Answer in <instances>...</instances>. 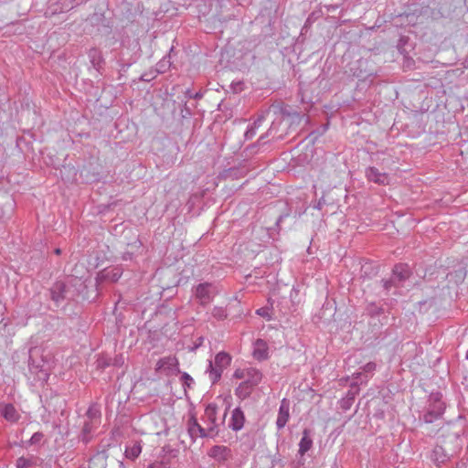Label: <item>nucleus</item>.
<instances>
[{"instance_id": "obj_1", "label": "nucleus", "mask_w": 468, "mask_h": 468, "mask_svg": "<svg viewBox=\"0 0 468 468\" xmlns=\"http://www.w3.org/2000/svg\"><path fill=\"white\" fill-rule=\"evenodd\" d=\"M465 5L466 0H432L431 7L425 6L415 9L412 14H407V18L409 23L416 24L419 16L430 12L433 20H452L463 13Z\"/></svg>"}, {"instance_id": "obj_2", "label": "nucleus", "mask_w": 468, "mask_h": 468, "mask_svg": "<svg viewBox=\"0 0 468 468\" xmlns=\"http://www.w3.org/2000/svg\"><path fill=\"white\" fill-rule=\"evenodd\" d=\"M412 274V270L408 263H396L391 269L390 276L379 281L381 293L387 298L404 295L403 289Z\"/></svg>"}, {"instance_id": "obj_3", "label": "nucleus", "mask_w": 468, "mask_h": 468, "mask_svg": "<svg viewBox=\"0 0 468 468\" xmlns=\"http://www.w3.org/2000/svg\"><path fill=\"white\" fill-rule=\"evenodd\" d=\"M467 271L464 267H459L458 269L448 272L445 275L444 281L436 286V289L439 291V296L442 299L452 300L453 296H457V287L460 283H462L465 277Z\"/></svg>"}, {"instance_id": "obj_4", "label": "nucleus", "mask_w": 468, "mask_h": 468, "mask_svg": "<svg viewBox=\"0 0 468 468\" xmlns=\"http://www.w3.org/2000/svg\"><path fill=\"white\" fill-rule=\"evenodd\" d=\"M442 396L441 393H431L429 397L427 411L423 415V420L426 423H432L441 417L445 410V404L441 400Z\"/></svg>"}, {"instance_id": "obj_5", "label": "nucleus", "mask_w": 468, "mask_h": 468, "mask_svg": "<svg viewBox=\"0 0 468 468\" xmlns=\"http://www.w3.org/2000/svg\"><path fill=\"white\" fill-rule=\"evenodd\" d=\"M193 293L201 305H207L219 292L218 284L215 282H201L193 288Z\"/></svg>"}, {"instance_id": "obj_6", "label": "nucleus", "mask_w": 468, "mask_h": 468, "mask_svg": "<svg viewBox=\"0 0 468 468\" xmlns=\"http://www.w3.org/2000/svg\"><path fill=\"white\" fill-rule=\"evenodd\" d=\"M230 361L231 358L229 354L219 352L216 355L214 361L208 362L207 372H208L212 383L217 382L220 378L223 369L230 364Z\"/></svg>"}, {"instance_id": "obj_7", "label": "nucleus", "mask_w": 468, "mask_h": 468, "mask_svg": "<svg viewBox=\"0 0 468 468\" xmlns=\"http://www.w3.org/2000/svg\"><path fill=\"white\" fill-rule=\"evenodd\" d=\"M50 299L57 306H59L65 300H71L73 293H71L69 283L58 281L49 289Z\"/></svg>"}, {"instance_id": "obj_8", "label": "nucleus", "mask_w": 468, "mask_h": 468, "mask_svg": "<svg viewBox=\"0 0 468 468\" xmlns=\"http://www.w3.org/2000/svg\"><path fill=\"white\" fill-rule=\"evenodd\" d=\"M366 314L371 318L378 321L395 319L394 314L391 313L389 307H385L384 304L370 303L365 309Z\"/></svg>"}, {"instance_id": "obj_9", "label": "nucleus", "mask_w": 468, "mask_h": 468, "mask_svg": "<svg viewBox=\"0 0 468 468\" xmlns=\"http://www.w3.org/2000/svg\"><path fill=\"white\" fill-rule=\"evenodd\" d=\"M155 370L165 376L176 374L178 372V361L175 356L163 357L156 363Z\"/></svg>"}, {"instance_id": "obj_10", "label": "nucleus", "mask_w": 468, "mask_h": 468, "mask_svg": "<svg viewBox=\"0 0 468 468\" xmlns=\"http://www.w3.org/2000/svg\"><path fill=\"white\" fill-rule=\"evenodd\" d=\"M428 290H432V295L431 298L426 299L424 301H420L419 303V312L420 313H428L430 310H432V313L437 311L438 302L443 300L441 298L439 294V291L434 286H430L427 288Z\"/></svg>"}, {"instance_id": "obj_11", "label": "nucleus", "mask_w": 468, "mask_h": 468, "mask_svg": "<svg viewBox=\"0 0 468 468\" xmlns=\"http://www.w3.org/2000/svg\"><path fill=\"white\" fill-rule=\"evenodd\" d=\"M73 9V4L71 0H57L56 2L50 3L45 12L46 17H51L55 15L68 12Z\"/></svg>"}, {"instance_id": "obj_12", "label": "nucleus", "mask_w": 468, "mask_h": 468, "mask_svg": "<svg viewBox=\"0 0 468 468\" xmlns=\"http://www.w3.org/2000/svg\"><path fill=\"white\" fill-rule=\"evenodd\" d=\"M365 175L368 181L374 182L379 186H388L390 183L389 176L387 173L380 172L375 166L367 167Z\"/></svg>"}, {"instance_id": "obj_13", "label": "nucleus", "mask_w": 468, "mask_h": 468, "mask_svg": "<svg viewBox=\"0 0 468 468\" xmlns=\"http://www.w3.org/2000/svg\"><path fill=\"white\" fill-rule=\"evenodd\" d=\"M90 21L93 27H98V31L103 35L112 32V23L107 19L103 13H94L90 16Z\"/></svg>"}, {"instance_id": "obj_14", "label": "nucleus", "mask_w": 468, "mask_h": 468, "mask_svg": "<svg viewBox=\"0 0 468 468\" xmlns=\"http://www.w3.org/2000/svg\"><path fill=\"white\" fill-rule=\"evenodd\" d=\"M290 417V402L286 399L281 401L278 416L276 420V426L278 430H282L285 427Z\"/></svg>"}, {"instance_id": "obj_15", "label": "nucleus", "mask_w": 468, "mask_h": 468, "mask_svg": "<svg viewBox=\"0 0 468 468\" xmlns=\"http://www.w3.org/2000/svg\"><path fill=\"white\" fill-rule=\"evenodd\" d=\"M122 274L120 268H106L100 271L96 278V282L99 285L100 281H110L112 282H117Z\"/></svg>"}, {"instance_id": "obj_16", "label": "nucleus", "mask_w": 468, "mask_h": 468, "mask_svg": "<svg viewBox=\"0 0 468 468\" xmlns=\"http://www.w3.org/2000/svg\"><path fill=\"white\" fill-rule=\"evenodd\" d=\"M188 433L193 440H196L198 437L204 438L216 435L215 433L210 432L208 430L207 431L198 424L195 418L190 419L188 421Z\"/></svg>"}, {"instance_id": "obj_17", "label": "nucleus", "mask_w": 468, "mask_h": 468, "mask_svg": "<svg viewBox=\"0 0 468 468\" xmlns=\"http://www.w3.org/2000/svg\"><path fill=\"white\" fill-rule=\"evenodd\" d=\"M217 413L218 407L216 404H208L205 410L204 417L206 420L208 422V431L212 433L217 434Z\"/></svg>"}, {"instance_id": "obj_18", "label": "nucleus", "mask_w": 468, "mask_h": 468, "mask_svg": "<svg viewBox=\"0 0 468 468\" xmlns=\"http://www.w3.org/2000/svg\"><path fill=\"white\" fill-rule=\"evenodd\" d=\"M142 441H131L125 445L124 455L127 459L134 461L142 452Z\"/></svg>"}, {"instance_id": "obj_19", "label": "nucleus", "mask_w": 468, "mask_h": 468, "mask_svg": "<svg viewBox=\"0 0 468 468\" xmlns=\"http://www.w3.org/2000/svg\"><path fill=\"white\" fill-rule=\"evenodd\" d=\"M208 455L218 462H224L230 458L231 451L227 446L216 445L210 449Z\"/></svg>"}, {"instance_id": "obj_20", "label": "nucleus", "mask_w": 468, "mask_h": 468, "mask_svg": "<svg viewBox=\"0 0 468 468\" xmlns=\"http://www.w3.org/2000/svg\"><path fill=\"white\" fill-rule=\"evenodd\" d=\"M252 356L257 360H265L269 357L268 346L262 339H258L253 344Z\"/></svg>"}, {"instance_id": "obj_21", "label": "nucleus", "mask_w": 468, "mask_h": 468, "mask_svg": "<svg viewBox=\"0 0 468 468\" xmlns=\"http://www.w3.org/2000/svg\"><path fill=\"white\" fill-rule=\"evenodd\" d=\"M88 57L90 59V62L91 63L92 67L100 71L104 64L105 60L103 58V56L101 54V51L97 48H91L88 51Z\"/></svg>"}, {"instance_id": "obj_22", "label": "nucleus", "mask_w": 468, "mask_h": 468, "mask_svg": "<svg viewBox=\"0 0 468 468\" xmlns=\"http://www.w3.org/2000/svg\"><path fill=\"white\" fill-rule=\"evenodd\" d=\"M68 283L69 287H70L71 293H73L72 299L79 297L80 293H83V291L88 290L89 283L78 277L71 278Z\"/></svg>"}, {"instance_id": "obj_23", "label": "nucleus", "mask_w": 468, "mask_h": 468, "mask_svg": "<svg viewBox=\"0 0 468 468\" xmlns=\"http://www.w3.org/2000/svg\"><path fill=\"white\" fill-rule=\"evenodd\" d=\"M245 421V417L243 411L239 408H236L232 411L230 422L229 424V428L233 431H239L243 428Z\"/></svg>"}, {"instance_id": "obj_24", "label": "nucleus", "mask_w": 468, "mask_h": 468, "mask_svg": "<svg viewBox=\"0 0 468 468\" xmlns=\"http://www.w3.org/2000/svg\"><path fill=\"white\" fill-rule=\"evenodd\" d=\"M244 377L246 378V381L241 384L239 388L247 385H250V387L258 385L261 380L262 374L256 368H249L246 370Z\"/></svg>"}, {"instance_id": "obj_25", "label": "nucleus", "mask_w": 468, "mask_h": 468, "mask_svg": "<svg viewBox=\"0 0 468 468\" xmlns=\"http://www.w3.org/2000/svg\"><path fill=\"white\" fill-rule=\"evenodd\" d=\"M0 414L8 421L15 422L18 420L19 414L12 404L0 406Z\"/></svg>"}, {"instance_id": "obj_26", "label": "nucleus", "mask_w": 468, "mask_h": 468, "mask_svg": "<svg viewBox=\"0 0 468 468\" xmlns=\"http://www.w3.org/2000/svg\"><path fill=\"white\" fill-rule=\"evenodd\" d=\"M15 207V201L11 197H6L3 203H0V221L8 218Z\"/></svg>"}, {"instance_id": "obj_27", "label": "nucleus", "mask_w": 468, "mask_h": 468, "mask_svg": "<svg viewBox=\"0 0 468 468\" xmlns=\"http://www.w3.org/2000/svg\"><path fill=\"white\" fill-rule=\"evenodd\" d=\"M99 295L98 292V284L95 282L92 283L91 282H89L88 284V290L83 291V293H80L79 297H80L83 301H88L90 303L94 302Z\"/></svg>"}, {"instance_id": "obj_28", "label": "nucleus", "mask_w": 468, "mask_h": 468, "mask_svg": "<svg viewBox=\"0 0 468 468\" xmlns=\"http://www.w3.org/2000/svg\"><path fill=\"white\" fill-rule=\"evenodd\" d=\"M431 458L437 465L444 463L449 460V455L441 446H435L432 450Z\"/></svg>"}, {"instance_id": "obj_29", "label": "nucleus", "mask_w": 468, "mask_h": 468, "mask_svg": "<svg viewBox=\"0 0 468 468\" xmlns=\"http://www.w3.org/2000/svg\"><path fill=\"white\" fill-rule=\"evenodd\" d=\"M313 445V440L310 438L309 431L304 430L303 432V437L299 442V454L301 456L304 455L305 452H307Z\"/></svg>"}, {"instance_id": "obj_30", "label": "nucleus", "mask_w": 468, "mask_h": 468, "mask_svg": "<svg viewBox=\"0 0 468 468\" xmlns=\"http://www.w3.org/2000/svg\"><path fill=\"white\" fill-rule=\"evenodd\" d=\"M124 52H121L120 58L118 59V63L120 65V71L126 72L127 69L134 64L137 59L139 58L138 54H133L128 59H125L124 58Z\"/></svg>"}, {"instance_id": "obj_31", "label": "nucleus", "mask_w": 468, "mask_h": 468, "mask_svg": "<svg viewBox=\"0 0 468 468\" xmlns=\"http://www.w3.org/2000/svg\"><path fill=\"white\" fill-rule=\"evenodd\" d=\"M98 425V423L85 420L80 434V440L85 443L89 442L90 440V433Z\"/></svg>"}, {"instance_id": "obj_32", "label": "nucleus", "mask_w": 468, "mask_h": 468, "mask_svg": "<svg viewBox=\"0 0 468 468\" xmlns=\"http://www.w3.org/2000/svg\"><path fill=\"white\" fill-rule=\"evenodd\" d=\"M329 122L323 124L316 130L312 131L307 136L306 139H309L312 144H314L317 138L323 135L328 129Z\"/></svg>"}, {"instance_id": "obj_33", "label": "nucleus", "mask_w": 468, "mask_h": 468, "mask_svg": "<svg viewBox=\"0 0 468 468\" xmlns=\"http://www.w3.org/2000/svg\"><path fill=\"white\" fill-rule=\"evenodd\" d=\"M101 412L98 408L90 407L87 411V420L100 423Z\"/></svg>"}, {"instance_id": "obj_34", "label": "nucleus", "mask_w": 468, "mask_h": 468, "mask_svg": "<svg viewBox=\"0 0 468 468\" xmlns=\"http://www.w3.org/2000/svg\"><path fill=\"white\" fill-rule=\"evenodd\" d=\"M410 37L401 36L398 41L397 48L400 54L406 55L409 53L407 46H409Z\"/></svg>"}, {"instance_id": "obj_35", "label": "nucleus", "mask_w": 468, "mask_h": 468, "mask_svg": "<svg viewBox=\"0 0 468 468\" xmlns=\"http://www.w3.org/2000/svg\"><path fill=\"white\" fill-rule=\"evenodd\" d=\"M39 353V348L37 347H33L29 350V365L32 366V367H35L37 368H40V370L42 371L43 370V367L44 365H40V363H38L36 359H35V356L38 355Z\"/></svg>"}, {"instance_id": "obj_36", "label": "nucleus", "mask_w": 468, "mask_h": 468, "mask_svg": "<svg viewBox=\"0 0 468 468\" xmlns=\"http://www.w3.org/2000/svg\"><path fill=\"white\" fill-rule=\"evenodd\" d=\"M212 315L217 320H224L229 318L228 311L222 307H215Z\"/></svg>"}, {"instance_id": "obj_37", "label": "nucleus", "mask_w": 468, "mask_h": 468, "mask_svg": "<svg viewBox=\"0 0 468 468\" xmlns=\"http://www.w3.org/2000/svg\"><path fill=\"white\" fill-rule=\"evenodd\" d=\"M161 72H163V70L161 69H158L154 71L151 70L149 72H145V73L142 74L139 80L141 81L150 82L151 80L155 79L157 73H161Z\"/></svg>"}, {"instance_id": "obj_38", "label": "nucleus", "mask_w": 468, "mask_h": 468, "mask_svg": "<svg viewBox=\"0 0 468 468\" xmlns=\"http://www.w3.org/2000/svg\"><path fill=\"white\" fill-rule=\"evenodd\" d=\"M256 314L267 320L272 319V316L271 314V308L269 306H264V307L258 309L256 311Z\"/></svg>"}, {"instance_id": "obj_39", "label": "nucleus", "mask_w": 468, "mask_h": 468, "mask_svg": "<svg viewBox=\"0 0 468 468\" xmlns=\"http://www.w3.org/2000/svg\"><path fill=\"white\" fill-rule=\"evenodd\" d=\"M295 110L291 107L290 105H286L284 107H282L281 109V112L282 114L283 117H286V118H291L292 116H293V114L295 113Z\"/></svg>"}, {"instance_id": "obj_40", "label": "nucleus", "mask_w": 468, "mask_h": 468, "mask_svg": "<svg viewBox=\"0 0 468 468\" xmlns=\"http://www.w3.org/2000/svg\"><path fill=\"white\" fill-rule=\"evenodd\" d=\"M32 464L31 461L25 457H19L16 460L17 468H28Z\"/></svg>"}, {"instance_id": "obj_41", "label": "nucleus", "mask_w": 468, "mask_h": 468, "mask_svg": "<svg viewBox=\"0 0 468 468\" xmlns=\"http://www.w3.org/2000/svg\"><path fill=\"white\" fill-rule=\"evenodd\" d=\"M186 96L189 99L200 100L203 97V92L199 90L196 93H193L190 90H187L186 91Z\"/></svg>"}, {"instance_id": "obj_42", "label": "nucleus", "mask_w": 468, "mask_h": 468, "mask_svg": "<svg viewBox=\"0 0 468 468\" xmlns=\"http://www.w3.org/2000/svg\"><path fill=\"white\" fill-rule=\"evenodd\" d=\"M304 115L303 114H301L300 112H298L297 111L295 112V113L293 114V116H292L290 118L291 120V124H299L301 122V121L303 119Z\"/></svg>"}, {"instance_id": "obj_43", "label": "nucleus", "mask_w": 468, "mask_h": 468, "mask_svg": "<svg viewBox=\"0 0 468 468\" xmlns=\"http://www.w3.org/2000/svg\"><path fill=\"white\" fill-rule=\"evenodd\" d=\"M42 438H43V434L41 432H35L30 439V442L32 444L37 443L42 440Z\"/></svg>"}, {"instance_id": "obj_44", "label": "nucleus", "mask_w": 468, "mask_h": 468, "mask_svg": "<svg viewBox=\"0 0 468 468\" xmlns=\"http://www.w3.org/2000/svg\"><path fill=\"white\" fill-rule=\"evenodd\" d=\"M182 380L187 387H190V385L194 383V379L187 373L182 375Z\"/></svg>"}, {"instance_id": "obj_45", "label": "nucleus", "mask_w": 468, "mask_h": 468, "mask_svg": "<svg viewBox=\"0 0 468 468\" xmlns=\"http://www.w3.org/2000/svg\"><path fill=\"white\" fill-rule=\"evenodd\" d=\"M256 134V129L254 127H249L247 131L245 132V138L247 140L251 139Z\"/></svg>"}, {"instance_id": "obj_46", "label": "nucleus", "mask_w": 468, "mask_h": 468, "mask_svg": "<svg viewBox=\"0 0 468 468\" xmlns=\"http://www.w3.org/2000/svg\"><path fill=\"white\" fill-rule=\"evenodd\" d=\"M263 121H264V116H263V115L259 116V117L254 121V122H253V124L251 125V127H254V129H256V130H257V129L261 125V123H262V122H263Z\"/></svg>"}, {"instance_id": "obj_47", "label": "nucleus", "mask_w": 468, "mask_h": 468, "mask_svg": "<svg viewBox=\"0 0 468 468\" xmlns=\"http://www.w3.org/2000/svg\"><path fill=\"white\" fill-rule=\"evenodd\" d=\"M227 173L229 174V176L231 177H234V178H238L239 176V170L238 168H235V167H232V168H229Z\"/></svg>"}, {"instance_id": "obj_48", "label": "nucleus", "mask_w": 468, "mask_h": 468, "mask_svg": "<svg viewBox=\"0 0 468 468\" xmlns=\"http://www.w3.org/2000/svg\"><path fill=\"white\" fill-rule=\"evenodd\" d=\"M376 369V364L373 362H368L364 366V371L372 372Z\"/></svg>"}, {"instance_id": "obj_49", "label": "nucleus", "mask_w": 468, "mask_h": 468, "mask_svg": "<svg viewBox=\"0 0 468 468\" xmlns=\"http://www.w3.org/2000/svg\"><path fill=\"white\" fill-rule=\"evenodd\" d=\"M231 86L235 92H239L242 90L243 83L239 81L236 83H232Z\"/></svg>"}, {"instance_id": "obj_50", "label": "nucleus", "mask_w": 468, "mask_h": 468, "mask_svg": "<svg viewBox=\"0 0 468 468\" xmlns=\"http://www.w3.org/2000/svg\"><path fill=\"white\" fill-rule=\"evenodd\" d=\"M288 215L287 214H283V215H280L279 218H277L276 220V227L277 229H280V224L281 222L283 220L284 218H286Z\"/></svg>"}, {"instance_id": "obj_51", "label": "nucleus", "mask_w": 468, "mask_h": 468, "mask_svg": "<svg viewBox=\"0 0 468 468\" xmlns=\"http://www.w3.org/2000/svg\"><path fill=\"white\" fill-rule=\"evenodd\" d=\"M270 133H271V129H269V131H268L265 134L261 135V136L259 138L258 144H262L261 142H262V141H263L267 136H269Z\"/></svg>"}, {"instance_id": "obj_52", "label": "nucleus", "mask_w": 468, "mask_h": 468, "mask_svg": "<svg viewBox=\"0 0 468 468\" xmlns=\"http://www.w3.org/2000/svg\"><path fill=\"white\" fill-rule=\"evenodd\" d=\"M293 293H294L295 295H297V294H298V290H296L295 288H292V292H291V295H290V297H291L292 301H293Z\"/></svg>"}, {"instance_id": "obj_53", "label": "nucleus", "mask_w": 468, "mask_h": 468, "mask_svg": "<svg viewBox=\"0 0 468 468\" xmlns=\"http://www.w3.org/2000/svg\"><path fill=\"white\" fill-rule=\"evenodd\" d=\"M203 341H204V338L203 337H199L197 340V343H196V347L201 346L203 344Z\"/></svg>"}, {"instance_id": "obj_54", "label": "nucleus", "mask_w": 468, "mask_h": 468, "mask_svg": "<svg viewBox=\"0 0 468 468\" xmlns=\"http://www.w3.org/2000/svg\"><path fill=\"white\" fill-rule=\"evenodd\" d=\"M122 363H123V360H122V359H121V358H120V359H117V358H116V359H115V362H114V365H116V366H120V365H122Z\"/></svg>"}, {"instance_id": "obj_55", "label": "nucleus", "mask_w": 468, "mask_h": 468, "mask_svg": "<svg viewBox=\"0 0 468 468\" xmlns=\"http://www.w3.org/2000/svg\"><path fill=\"white\" fill-rule=\"evenodd\" d=\"M54 253L56 255H60L61 254V250L59 248H57V249L54 250Z\"/></svg>"}, {"instance_id": "obj_56", "label": "nucleus", "mask_w": 468, "mask_h": 468, "mask_svg": "<svg viewBox=\"0 0 468 468\" xmlns=\"http://www.w3.org/2000/svg\"><path fill=\"white\" fill-rule=\"evenodd\" d=\"M311 16L307 18L306 22H305V25H304V27H306L309 24H311Z\"/></svg>"}, {"instance_id": "obj_57", "label": "nucleus", "mask_w": 468, "mask_h": 468, "mask_svg": "<svg viewBox=\"0 0 468 468\" xmlns=\"http://www.w3.org/2000/svg\"><path fill=\"white\" fill-rule=\"evenodd\" d=\"M22 140V138H17L16 140V145L19 146V142Z\"/></svg>"}, {"instance_id": "obj_58", "label": "nucleus", "mask_w": 468, "mask_h": 468, "mask_svg": "<svg viewBox=\"0 0 468 468\" xmlns=\"http://www.w3.org/2000/svg\"><path fill=\"white\" fill-rule=\"evenodd\" d=\"M185 109H186V112H187L188 113H190L189 110L187 109L186 107V104H185Z\"/></svg>"}, {"instance_id": "obj_59", "label": "nucleus", "mask_w": 468, "mask_h": 468, "mask_svg": "<svg viewBox=\"0 0 468 468\" xmlns=\"http://www.w3.org/2000/svg\"><path fill=\"white\" fill-rule=\"evenodd\" d=\"M120 466H121L122 468H124V465H123V463H122V462H121V463H120Z\"/></svg>"}, {"instance_id": "obj_60", "label": "nucleus", "mask_w": 468, "mask_h": 468, "mask_svg": "<svg viewBox=\"0 0 468 468\" xmlns=\"http://www.w3.org/2000/svg\"><path fill=\"white\" fill-rule=\"evenodd\" d=\"M233 308V306H229L228 311L230 312V310Z\"/></svg>"}, {"instance_id": "obj_61", "label": "nucleus", "mask_w": 468, "mask_h": 468, "mask_svg": "<svg viewBox=\"0 0 468 468\" xmlns=\"http://www.w3.org/2000/svg\"><path fill=\"white\" fill-rule=\"evenodd\" d=\"M236 377H240V374L235 373Z\"/></svg>"}, {"instance_id": "obj_62", "label": "nucleus", "mask_w": 468, "mask_h": 468, "mask_svg": "<svg viewBox=\"0 0 468 468\" xmlns=\"http://www.w3.org/2000/svg\"><path fill=\"white\" fill-rule=\"evenodd\" d=\"M236 377H240V374L235 373Z\"/></svg>"}, {"instance_id": "obj_63", "label": "nucleus", "mask_w": 468, "mask_h": 468, "mask_svg": "<svg viewBox=\"0 0 468 468\" xmlns=\"http://www.w3.org/2000/svg\"><path fill=\"white\" fill-rule=\"evenodd\" d=\"M466 357L468 358V350H467Z\"/></svg>"}]
</instances>
